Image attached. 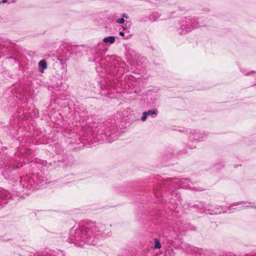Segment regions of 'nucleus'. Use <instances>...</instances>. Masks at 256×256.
<instances>
[{
    "label": "nucleus",
    "mask_w": 256,
    "mask_h": 256,
    "mask_svg": "<svg viewBox=\"0 0 256 256\" xmlns=\"http://www.w3.org/2000/svg\"><path fill=\"white\" fill-rule=\"evenodd\" d=\"M106 236V234L100 230H97L96 224L86 222L82 224L79 228H72L69 236L70 242L78 246H81L85 243L95 245L97 240Z\"/></svg>",
    "instance_id": "f257e3e1"
},
{
    "label": "nucleus",
    "mask_w": 256,
    "mask_h": 256,
    "mask_svg": "<svg viewBox=\"0 0 256 256\" xmlns=\"http://www.w3.org/2000/svg\"><path fill=\"white\" fill-rule=\"evenodd\" d=\"M47 178L44 176L42 172L37 174L26 175L20 178V184L24 190H34L39 188V185H43Z\"/></svg>",
    "instance_id": "f03ea898"
},
{
    "label": "nucleus",
    "mask_w": 256,
    "mask_h": 256,
    "mask_svg": "<svg viewBox=\"0 0 256 256\" xmlns=\"http://www.w3.org/2000/svg\"><path fill=\"white\" fill-rule=\"evenodd\" d=\"M10 198V194L8 192L4 189H0V198L5 199Z\"/></svg>",
    "instance_id": "7ed1b4c3"
},
{
    "label": "nucleus",
    "mask_w": 256,
    "mask_h": 256,
    "mask_svg": "<svg viewBox=\"0 0 256 256\" xmlns=\"http://www.w3.org/2000/svg\"><path fill=\"white\" fill-rule=\"evenodd\" d=\"M103 42L104 43H110V44H112L115 42V37L114 36L106 37L103 39Z\"/></svg>",
    "instance_id": "20e7f679"
},
{
    "label": "nucleus",
    "mask_w": 256,
    "mask_h": 256,
    "mask_svg": "<svg viewBox=\"0 0 256 256\" xmlns=\"http://www.w3.org/2000/svg\"><path fill=\"white\" fill-rule=\"evenodd\" d=\"M20 153L22 154V156L26 157L28 155H30L32 153V150L30 149H24L22 150Z\"/></svg>",
    "instance_id": "39448f33"
},
{
    "label": "nucleus",
    "mask_w": 256,
    "mask_h": 256,
    "mask_svg": "<svg viewBox=\"0 0 256 256\" xmlns=\"http://www.w3.org/2000/svg\"><path fill=\"white\" fill-rule=\"evenodd\" d=\"M38 65L42 69H46L47 67L46 62L44 60H40L38 63Z\"/></svg>",
    "instance_id": "423d86ee"
},
{
    "label": "nucleus",
    "mask_w": 256,
    "mask_h": 256,
    "mask_svg": "<svg viewBox=\"0 0 256 256\" xmlns=\"http://www.w3.org/2000/svg\"><path fill=\"white\" fill-rule=\"evenodd\" d=\"M148 115H156L158 114V110L156 109L150 110L146 112Z\"/></svg>",
    "instance_id": "0eeeda50"
},
{
    "label": "nucleus",
    "mask_w": 256,
    "mask_h": 256,
    "mask_svg": "<svg viewBox=\"0 0 256 256\" xmlns=\"http://www.w3.org/2000/svg\"><path fill=\"white\" fill-rule=\"evenodd\" d=\"M162 247L161 244L158 238H155L154 248H160Z\"/></svg>",
    "instance_id": "6e6552de"
},
{
    "label": "nucleus",
    "mask_w": 256,
    "mask_h": 256,
    "mask_svg": "<svg viewBox=\"0 0 256 256\" xmlns=\"http://www.w3.org/2000/svg\"><path fill=\"white\" fill-rule=\"evenodd\" d=\"M147 116H148V115L147 114V113L146 112H144L142 114V116L141 118V120L142 122L145 121L146 120Z\"/></svg>",
    "instance_id": "1a4fd4ad"
},
{
    "label": "nucleus",
    "mask_w": 256,
    "mask_h": 256,
    "mask_svg": "<svg viewBox=\"0 0 256 256\" xmlns=\"http://www.w3.org/2000/svg\"><path fill=\"white\" fill-rule=\"evenodd\" d=\"M197 24H198V20L196 19H194L192 20V25L193 28L194 26H195Z\"/></svg>",
    "instance_id": "9d476101"
},
{
    "label": "nucleus",
    "mask_w": 256,
    "mask_h": 256,
    "mask_svg": "<svg viewBox=\"0 0 256 256\" xmlns=\"http://www.w3.org/2000/svg\"><path fill=\"white\" fill-rule=\"evenodd\" d=\"M124 22V20L123 18L118 19L117 20V22L118 24H123Z\"/></svg>",
    "instance_id": "9b49d317"
},
{
    "label": "nucleus",
    "mask_w": 256,
    "mask_h": 256,
    "mask_svg": "<svg viewBox=\"0 0 256 256\" xmlns=\"http://www.w3.org/2000/svg\"><path fill=\"white\" fill-rule=\"evenodd\" d=\"M183 26H184L183 25L182 26V28H186V32L191 30V28L188 27H188L185 26L184 28H182Z\"/></svg>",
    "instance_id": "f8f14e48"
},
{
    "label": "nucleus",
    "mask_w": 256,
    "mask_h": 256,
    "mask_svg": "<svg viewBox=\"0 0 256 256\" xmlns=\"http://www.w3.org/2000/svg\"><path fill=\"white\" fill-rule=\"evenodd\" d=\"M238 204V202L236 203V204H233V205H231V206H230V207H229V209H230V210H231L233 209V206H237Z\"/></svg>",
    "instance_id": "ddd939ff"
},
{
    "label": "nucleus",
    "mask_w": 256,
    "mask_h": 256,
    "mask_svg": "<svg viewBox=\"0 0 256 256\" xmlns=\"http://www.w3.org/2000/svg\"><path fill=\"white\" fill-rule=\"evenodd\" d=\"M122 18H128V15L126 14H122Z\"/></svg>",
    "instance_id": "4468645a"
},
{
    "label": "nucleus",
    "mask_w": 256,
    "mask_h": 256,
    "mask_svg": "<svg viewBox=\"0 0 256 256\" xmlns=\"http://www.w3.org/2000/svg\"><path fill=\"white\" fill-rule=\"evenodd\" d=\"M120 35L122 36H124V32H120V33H119Z\"/></svg>",
    "instance_id": "2eb2a0df"
},
{
    "label": "nucleus",
    "mask_w": 256,
    "mask_h": 256,
    "mask_svg": "<svg viewBox=\"0 0 256 256\" xmlns=\"http://www.w3.org/2000/svg\"><path fill=\"white\" fill-rule=\"evenodd\" d=\"M6 2H7V0H2V2H3V3H6Z\"/></svg>",
    "instance_id": "dca6fc26"
},
{
    "label": "nucleus",
    "mask_w": 256,
    "mask_h": 256,
    "mask_svg": "<svg viewBox=\"0 0 256 256\" xmlns=\"http://www.w3.org/2000/svg\"><path fill=\"white\" fill-rule=\"evenodd\" d=\"M16 0H13V2H14Z\"/></svg>",
    "instance_id": "f3484780"
}]
</instances>
